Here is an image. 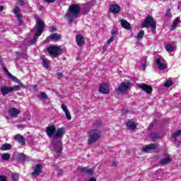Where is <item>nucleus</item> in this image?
<instances>
[{
    "instance_id": "9b49d317",
    "label": "nucleus",
    "mask_w": 181,
    "mask_h": 181,
    "mask_svg": "<svg viewBox=\"0 0 181 181\" xmlns=\"http://www.w3.org/2000/svg\"><path fill=\"white\" fill-rule=\"evenodd\" d=\"M173 139L175 141V143L177 144V146H180V141H181V130H177L172 135Z\"/></svg>"
},
{
    "instance_id": "4468645a",
    "label": "nucleus",
    "mask_w": 181,
    "mask_h": 181,
    "mask_svg": "<svg viewBox=\"0 0 181 181\" xmlns=\"http://www.w3.org/2000/svg\"><path fill=\"white\" fill-rule=\"evenodd\" d=\"M138 87H139V88L143 90V91H145L146 93H147V94H151V93L153 91V89H152V87L146 84H139Z\"/></svg>"
},
{
    "instance_id": "0eeeda50",
    "label": "nucleus",
    "mask_w": 181,
    "mask_h": 181,
    "mask_svg": "<svg viewBox=\"0 0 181 181\" xmlns=\"http://www.w3.org/2000/svg\"><path fill=\"white\" fill-rule=\"evenodd\" d=\"M47 52L51 56H59L62 53V48L57 46H50L48 47Z\"/></svg>"
},
{
    "instance_id": "a878e982",
    "label": "nucleus",
    "mask_w": 181,
    "mask_h": 181,
    "mask_svg": "<svg viewBox=\"0 0 181 181\" xmlns=\"http://www.w3.org/2000/svg\"><path fill=\"white\" fill-rule=\"evenodd\" d=\"M170 160H172V158H170V156H168L167 157L161 159L160 163L162 165H166V164L169 163V162H170Z\"/></svg>"
},
{
    "instance_id": "f3484780",
    "label": "nucleus",
    "mask_w": 181,
    "mask_h": 181,
    "mask_svg": "<svg viewBox=\"0 0 181 181\" xmlns=\"http://www.w3.org/2000/svg\"><path fill=\"white\" fill-rule=\"evenodd\" d=\"M15 139L16 141L19 142L21 145H23V146H24V145L26 144V140H25V137H23V136H22L21 134H16L15 136Z\"/></svg>"
},
{
    "instance_id": "f704fd0d",
    "label": "nucleus",
    "mask_w": 181,
    "mask_h": 181,
    "mask_svg": "<svg viewBox=\"0 0 181 181\" xmlns=\"http://www.w3.org/2000/svg\"><path fill=\"white\" fill-rule=\"evenodd\" d=\"M42 66L45 69H49V63L45 59H42Z\"/></svg>"
},
{
    "instance_id": "a18cd8bd",
    "label": "nucleus",
    "mask_w": 181,
    "mask_h": 181,
    "mask_svg": "<svg viewBox=\"0 0 181 181\" xmlns=\"http://www.w3.org/2000/svg\"><path fill=\"white\" fill-rule=\"evenodd\" d=\"M55 0H45V2H47L48 4H53Z\"/></svg>"
},
{
    "instance_id": "c756f323",
    "label": "nucleus",
    "mask_w": 181,
    "mask_h": 181,
    "mask_svg": "<svg viewBox=\"0 0 181 181\" xmlns=\"http://www.w3.org/2000/svg\"><path fill=\"white\" fill-rule=\"evenodd\" d=\"M10 89H11V93L13 91H19V90H21V86L16 85V86L10 87Z\"/></svg>"
},
{
    "instance_id": "72a5a7b5",
    "label": "nucleus",
    "mask_w": 181,
    "mask_h": 181,
    "mask_svg": "<svg viewBox=\"0 0 181 181\" xmlns=\"http://www.w3.org/2000/svg\"><path fill=\"white\" fill-rule=\"evenodd\" d=\"M159 134L158 133H153L151 134V139H153V141H156V139H158V138H159Z\"/></svg>"
},
{
    "instance_id": "ea45409f",
    "label": "nucleus",
    "mask_w": 181,
    "mask_h": 181,
    "mask_svg": "<svg viewBox=\"0 0 181 181\" xmlns=\"http://www.w3.org/2000/svg\"><path fill=\"white\" fill-rule=\"evenodd\" d=\"M0 181H7L6 176H5V175H0Z\"/></svg>"
},
{
    "instance_id": "473e14b6",
    "label": "nucleus",
    "mask_w": 181,
    "mask_h": 181,
    "mask_svg": "<svg viewBox=\"0 0 181 181\" xmlns=\"http://www.w3.org/2000/svg\"><path fill=\"white\" fill-rule=\"evenodd\" d=\"M11 158V155L9 153H4L1 156V158L3 160H8Z\"/></svg>"
},
{
    "instance_id": "393cba45",
    "label": "nucleus",
    "mask_w": 181,
    "mask_h": 181,
    "mask_svg": "<svg viewBox=\"0 0 181 181\" xmlns=\"http://www.w3.org/2000/svg\"><path fill=\"white\" fill-rule=\"evenodd\" d=\"M48 39H52V40H59V39H62V35L54 33L49 35Z\"/></svg>"
},
{
    "instance_id": "dca6fc26",
    "label": "nucleus",
    "mask_w": 181,
    "mask_h": 181,
    "mask_svg": "<svg viewBox=\"0 0 181 181\" xmlns=\"http://www.w3.org/2000/svg\"><path fill=\"white\" fill-rule=\"evenodd\" d=\"M40 173H42V165L37 164L35 168L34 169V172L32 173V175L35 177H37Z\"/></svg>"
},
{
    "instance_id": "20e7f679",
    "label": "nucleus",
    "mask_w": 181,
    "mask_h": 181,
    "mask_svg": "<svg viewBox=\"0 0 181 181\" xmlns=\"http://www.w3.org/2000/svg\"><path fill=\"white\" fill-rule=\"evenodd\" d=\"M101 138V132L96 129H92L88 132V144L91 145L95 144Z\"/></svg>"
},
{
    "instance_id": "e433bc0d",
    "label": "nucleus",
    "mask_w": 181,
    "mask_h": 181,
    "mask_svg": "<svg viewBox=\"0 0 181 181\" xmlns=\"http://www.w3.org/2000/svg\"><path fill=\"white\" fill-rule=\"evenodd\" d=\"M11 177H12L13 181H18L19 180V175H18V174H13L11 175Z\"/></svg>"
},
{
    "instance_id": "a211bd4d",
    "label": "nucleus",
    "mask_w": 181,
    "mask_h": 181,
    "mask_svg": "<svg viewBox=\"0 0 181 181\" xmlns=\"http://www.w3.org/2000/svg\"><path fill=\"white\" fill-rule=\"evenodd\" d=\"M14 13H15L16 18H18L19 25H22V15H21V10L18 7L15 8Z\"/></svg>"
},
{
    "instance_id": "b1692460",
    "label": "nucleus",
    "mask_w": 181,
    "mask_h": 181,
    "mask_svg": "<svg viewBox=\"0 0 181 181\" xmlns=\"http://www.w3.org/2000/svg\"><path fill=\"white\" fill-rule=\"evenodd\" d=\"M127 127L131 131H134V129H135L136 128V124H135V122H128L127 123Z\"/></svg>"
},
{
    "instance_id": "f8f14e48",
    "label": "nucleus",
    "mask_w": 181,
    "mask_h": 181,
    "mask_svg": "<svg viewBox=\"0 0 181 181\" xmlns=\"http://www.w3.org/2000/svg\"><path fill=\"white\" fill-rule=\"evenodd\" d=\"M4 71L5 72L6 76H8V78H11L13 81H15V83H17V84H20L21 86H22V82L19 79H18L16 76L12 75V74H11L6 68H4Z\"/></svg>"
},
{
    "instance_id": "58836bf2",
    "label": "nucleus",
    "mask_w": 181,
    "mask_h": 181,
    "mask_svg": "<svg viewBox=\"0 0 181 181\" xmlns=\"http://www.w3.org/2000/svg\"><path fill=\"white\" fill-rule=\"evenodd\" d=\"M165 16L167 18H170L172 16V13H170V10H167L166 13H165Z\"/></svg>"
},
{
    "instance_id": "5701e85b",
    "label": "nucleus",
    "mask_w": 181,
    "mask_h": 181,
    "mask_svg": "<svg viewBox=\"0 0 181 181\" xmlns=\"http://www.w3.org/2000/svg\"><path fill=\"white\" fill-rule=\"evenodd\" d=\"M121 25L122 28H123L124 29H127V30H129V29H131V24H129V23H128V21H127L126 20H122Z\"/></svg>"
},
{
    "instance_id": "603ef678",
    "label": "nucleus",
    "mask_w": 181,
    "mask_h": 181,
    "mask_svg": "<svg viewBox=\"0 0 181 181\" xmlns=\"http://www.w3.org/2000/svg\"><path fill=\"white\" fill-rule=\"evenodd\" d=\"M143 68H144V70H145V69H146V66L143 65Z\"/></svg>"
},
{
    "instance_id": "2eb2a0df",
    "label": "nucleus",
    "mask_w": 181,
    "mask_h": 181,
    "mask_svg": "<svg viewBox=\"0 0 181 181\" xmlns=\"http://www.w3.org/2000/svg\"><path fill=\"white\" fill-rule=\"evenodd\" d=\"M61 108L64 111L65 116L66 117V119L70 121L71 119V115H70V110L67 108V105L62 104L61 105Z\"/></svg>"
},
{
    "instance_id": "de8ad7c7",
    "label": "nucleus",
    "mask_w": 181,
    "mask_h": 181,
    "mask_svg": "<svg viewBox=\"0 0 181 181\" xmlns=\"http://www.w3.org/2000/svg\"><path fill=\"white\" fill-rule=\"evenodd\" d=\"M118 164L117 163V162H113L112 163V166H117Z\"/></svg>"
},
{
    "instance_id": "6e6552de",
    "label": "nucleus",
    "mask_w": 181,
    "mask_h": 181,
    "mask_svg": "<svg viewBox=\"0 0 181 181\" xmlns=\"http://www.w3.org/2000/svg\"><path fill=\"white\" fill-rule=\"evenodd\" d=\"M8 113L11 118H18V116L21 114V110L14 107H11L8 109Z\"/></svg>"
},
{
    "instance_id": "a19ab883",
    "label": "nucleus",
    "mask_w": 181,
    "mask_h": 181,
    "mask_svg": "<svg viewBox=\"0 0 181 181\" xmlns=\"http://www.w3.org/2000/svg\"><path fill=\"white\" fill-rule=\"evenodd\" d=\"M173 24L176 25L177 26V25H179V18H176L174 20Z\"/></svg>"
},
{
    "instance_id": "8fccbe9b",
    "label": "nucleus",
    "mask_w": 181,
    "mask_h": 181,
    "mask_svg": "<svg viewBox=\"0 0 181 181\" xmlns=\"http://www.w3.org/2000/svg\"><path fill=\"white\" fill-rule=\"evenodd\" d=\"M1 11H4V6H0V12H1Z\"/></svg>"
},
{
    "instance_id": "3c124183",
    "label": "nucleus",
    "mask_w": 181,
    "mask_h": 181,
    "mask_svg": "<svg viewBox=\"0 0 181 181\" xmlns=\"http://www.w3.org/2000/svg\"><path fill=\"white\" fill-rule=\"evenodd\" d=\"M103 50H104V52H105V50H107V47L106 46L103 47Z\"/></svg>"
},
{
    "instance_id": "bb28decb",
    "label": "nucleus",
    "mask_w": 181,
    "mask_h": 181,
    "mask_svg": "<svg viewBox=\"0 0 181 181\" xmlns=\"http://www.w3.org/2000/svg\"><path fill=\"white\" fill-rule=\"evenodd\" d=\"M12 148V146L9 144H3L1 146V149L2 151H9V149H11Z\"/></svg>"
},
{
    "instance_id": "1a4fd4ad",
    "label": "nucleus",
    "mask_w": 181,
    "mask_h": 181,
    "mask_svg": "<svg viewBox=\"0 0 181 181\" xmlns=\"http://www.w3.org/2000/svg\"><path fill=\"white\" fill-rule=\"evenodd\" d=\"M156 64L159 70H165L166 69V62L161 57L156 59Z\"/></svg>"
},
{
    "instance_id": "cd10ccee",
    "label": "nucleus",
    "mask_w": 181,
    "mask_h": 181,
    "mask_svg": "<svg viewBox=\"0 0 181 181\" xmlns=\"http://www.w3.org/2000/svg\"><path fill=\"white\" fill-rule=\"evenodd\" d=\"M165 50H167V52L170 53V52H173V50H175V47L170 44H168L165 46Z\"/></svg>"
},
{
    "instance_id": "37998d69",
    "label": "nucleus",
    "mask_w": 181,
    "mask_h": 181,
    "mask_svg": "<svg viewBox=\"0 0 181 181\" xmlns=\"http://www.w3.org/2000/svg\"><path fill=\"white\" fill-rule=\"evenodd\" d=\"M57 76L58 78H62V77H63V73H62V72H58V73L57 74Z\"/></svg>"
},
{
    "instance_id": "864d4df0",
    "label": "nucleus",
    "mask_w": 181,
    "mask_h": 181,
    "mask_svg": "<svg viewBox=\"0 0 181 181\" xmlns=\"http://www.w3.org/2000/svg\"><path fill=\"white\" fill-rule=\"evenodd\" d=\"M112 35H114V33H115V31H114L113 30H112Z\"/></svg>"
},
{
    "instance_id": "39448f33",
    "label": "nucleus",
    "mask_w": 181,
    "mask_h": 181,
    "mask_svg": "<svg viewBox=\"0 0 181 181\" xmlns=\"http://www.w3.org/2000/svg\"><path fill=\"white\" fill-rule=\"evenodd\" d=\"M142 28H151L152 31L155 32L156 30V21L153 19L152 16H148L144 20V22L141 25Z\"/></svg>"
},
{
    "instance_id": "7c9ffc66",
    "label": "nucleus",
    "mask_w": 181,
    "mask_h": 181,
    "mask_svg": "<svg viewBox=\"0 0 181 181\" xmlns=\"http://www.w3.org/2000/svg\"><path fill=\"white\" fill-rule=\"evenodd\" d=\"M19 156L21 159H23V160H30V158L28 157L26 155L22 153L19 154Z\"/></svg>"
},
{
    "instance_id": "4c0bfd02",
    "label": "nucleus",
    "mask_w": 181,
    "mask_h": 181,
    "mask_svg": "<svg viewBox=\"0 0 181 181\" xmlns=\"http://www.w3.org/2000/svg\"><path fill=\"white\" fill-rule=\"evenodd\" d=\"M115 39V36L112 35L110 37V38L107 40V45H110V43H112L114 42V40Z\"/></svg>"
},
{
    "instance_id": "c03bdc74",
    "label": "nucleus",
    "mask_w": 181,
    "mask_h": 181,
    "mask_svg": "<svg viewBox=\"0 0 181 181\" xmlns=\"http://www.w3.org/2000/svg\"><path fill=\"white\" fill-rule=\"evenodd\" d=\"M177 27V25H175L173 23L171 28H170V30H175V29H176V28Z\"/></svg>"
},
{
    "instance_id": "6ab92c4d",
    "label": "nucleus",
    "mask_w": 181,
    "mask_h": 181,
    "mask_svg": "<svg viewBox=\"0 0 181 181\" xmlns=\"http://www.w3.org/2000/svg\"><path fill=\"white\" fill-rule=\"evenodd\" d=\"M76 45H78V46H83L84 45V37H83V35H78L76 37Z\"/></svg>"
},
{
    "instance_id": "f257e3e1",
    "label": "nucleus",
    "mask_w": 181,
    "mask_h": 181,
    "mask_svg": "<svg viewBox=\"0 0 181 181\" xmlns=\"http://www.w3.org/2000/svg\"><path fill=\"white\" fill-rule=\"evenodd\" d=\"M46 134L49 138H53L52 145L58 153H60L62 151V138L64 135V128L61 127L56 129V125L52 124L46 128Z\"/></svg>"
},
{
    "instance_id": "9d476101",
    "label": "nucleus",
    "mask_w": 181,
    "mask_h": 181,
    "mask_svg": "<svg viewBox=\"0 0 181 181\" xmlns=\"http://www.w3.org/2000/svg\"><path fill=\"white\" fill-rule=\"evenodd\" d=\"M98 91L101 94H110V86L107 83H102L99 86Z\"/></svg>"
},
{
    "instance_id": "ddd939ff",
    "label": "nucleus",
    "mask_w": 181,
    "mask_h": 181,
    "mask_svg": "<svg viewBox=\"0 0 181 181\" xmlns=\"http://www.w3.org/2000/svg\"><path fill=\"white\" fill-rule=\"evenodd\" d=\"M81 173H83V175H89L91 176V175H94V169L87 168V167H81L78 168Z\"/></svg>"
},
{
    "instance_id": "aec40b11",
    "label": "nucleus",
    "mask_w": 181,
    "mask_h": 181,
    "mask_svg": "<svg viewBox=\"0 0 181 181\" xmlns=\"http://www.w3.org/2000/svg\"><path fill=\"white\" fill-rule=\"evenodd\" d=\"M158 148V145L156 144H152L148 146H146L143 148V152H148V151H152L153 149H156Z\"/></svg>"
},
{
    "instance_id": "79ce46f5",
    "label": "nucleus",
    "mask_w": 181,
    "mask_h": 181,
    "mask_svg": "<svg viewBox=\"0 0 181 181\" xmlns=\"http://www.w3.org/2000/svg\"><path fill=\"white\" fill-rule=\"evenodd\" d=\"M25 4V0H18V2H17V4L18 5H23Z\"/></svg>"
},
{
    "instance_id": "49530a36",
    "label": "nucleus",
    "mask_w": 181,
    "mask_h": 181,
    "mask_svg": "<svg viewBox=\"0 0 181 181\" xmlns=\"http://www.w3.org/2000/svg\"><path fill=\"white\" fill-rule=\"evenodd\" d=\"M88 181H97V180L94 177L89 178Z\"/></svg>"
},
{
    "instance_id": "412c9836",
    "label": "nucleus",
    "mask_w": 181,
    "mask_h": 181,
    "mask_svg": "<svg viewBox=\"0 0 181 181\" xmlns=\"http://www.w3.org/2000/svg\"><path fill=\"white\" fill-rule=\"evenodd\" d=\"M1 91L2 95H7V94H9V93H11V87L1 86Z\"/></svg>"
},
{
    "instance_id": "7ed1b4c3",
    "label": "nucleus",
    "mask_w": 181,
    "mask_h": 181,
    "mask_svg": "<svg viewBox=\"0 0 181 181\" xmlns=\"http://www.w3.org/2000/svg\"><path fill=\"white\" fill-rule=\"evenodd\" d=\"M81 8L78 4H72L69 6L64 18L69 22H73L78 15H80Z\"/></svg>"
},
{
    "instance_id": "4be33fe9",
    "label": "nucleus",
    "mask_w": 181,
    "mask_h": 181,
    "mask_svg": "<svg viewBox=\"0 0 181 181\" xmlns=\"http://www.w3.org/2000/svg\"><path fill=\"white\" fill-rule=\"evenodd\" d=\"M110 12H112V13L117 14V13H119L121 8L118 5H112L110 6Z\"/></svg>"
},
{
    "instance_id": "c9c22d12",
    "label": "nucleus",
    "mask_w": 181,
    "mask_h": 181,
    "mask_svg": "<svg viewBox=\"0 0 181 181\" xmlns=\"http://www.w3.org/2000/svg\"><path fill=\"white\" fill-rule=\"evenodd\" d=\"M39 98H44L45 100H47V95H46V93L42 92V93H40Z\"/></svg>"
},
{
    "instance_id": "c85d7f7f",
    "label": "nucleus",
    "mask_w": 181,
    "mask_h": 181,
    "mask_svg": "<svg viewBox=\"0 0 181 181\" xmlns=\"http://www.w3.org/2000/svg\"><path fill=\"white\" fill-rule=\"evenodd\" d=\"M144 36H145V32H144V30H141L139 32L136 39H137V40H141Z\"/></svg>"
},
{
    "instance_id": "2f4dec72",
    "label": "nucleus",
    "mask_w": 181,
    "mask_h": 181,
    "mask_svg": "<svg viewBox=\"0 0 181 181\" xmlns=\"http://www.w3.org/2000/svg\"><path fill=\"white\" fill-rule=\"evenodd\" d=\"M173 84V81L172 80L168 79L165 83L164 87H170Z\"/></svg>"
},
{
    "instance_id": "423d86ee",
    "label": "nucleus",
    "mask_w": 181,
    "mask_h": 181,
    "mask_svg": "<svg viewBox=\"0 0 181 181\" xmlns=\"http://www.w3.org/2000/svg\"><path fill=\"white\" fill-rule=\"evenodd\" d=\"M131 87V83L129 82H122L119 88L116 90L117 94H124L126 91L129 90Z\"/></svg>"
},
{
    "instance_id": "f03ea898",
    "label": "nucleus",
    "mask_w": 181,
    "mask_h": 181,
    "mask_svg": "<svg viewBox=\"0 0 181 181\" xmlns=\"http://www.w3.org/2000/svg\"><path fill=\"white\" fill-rule=\"evenodd\" d=\"M36 26L33 28V32H35V35L30 41V45H35L37 40V37L43 33V30L45 29V22L40 18L36 17Z\"/></svg>"
},
{
    "instance_id": "09e8293b",
    "label": "nucleus",
    "mask_w": 181,
    "mask_h": 181,
    "mask_svg": "<svg viewBox=\"0 0 181 181\" xmlns=\"http://www.w3.org/2000/svg\"><path fill=\"white\" fill-rule=\"evenodd\" d=\"M62 173H63V170H59V171L58 172V175H62Z\"/></svg>"
}]
</instances>
